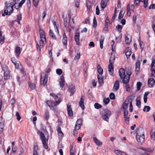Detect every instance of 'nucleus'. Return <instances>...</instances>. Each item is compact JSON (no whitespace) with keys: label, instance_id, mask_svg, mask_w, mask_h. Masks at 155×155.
<instances>
[{"label":"nucleus","instance_id":"obj_1","mask_svg":"<svg viewBox=\"0 0 155 155\" xmlns=\"http://www.w3.org/2000/svg\"><path fill=\"white\" fill-rule=\"evenodd\" d=\"M38 134H40V136L42 143L44 147L46 149L48 148L47 142L48 140L49 137L48 135L45 137L44 134L41 132L38 131L37 132Z\"/></svg>","mask_w":155,"mask_h":155},{"label":"nucleus","instance_id":"obj_2","mask_svg":"<svg viewBox=\"0 0 155 155\" xmlns=\"http://www.w3.org/2000/svg\"><path fill=\"white\" fill-rule=\"evenodd\" d=\"M2 70L4 71V81L3 84L4 85L6 83V81L10 78V71L9 70L8 68L6 65L3 66Z\"/></svg>","mask_w":155,"mask_h":155},{"label":"nucleus","instance_id":"obj_3","mask_svg":"<svg viewBox=\"0 0 155 155\" xmlns=\"http://www.w3.org/2000/svg\"><path fill=\"white\" fill-rule=\"evenodd\" d=\"M115 60V56L111 54L110 58L109 60V64L108 65V71L110 75H112L114 72V66L113 63Z\"/></svg>","mask_w":155,"mask_h":155},{"label":"nucleus","instance_id":"obj_4","mask_svg":"<svg viewBox=\"0 0 155 155\" xmlns=\"http://www.w3.org/2000/svg\"><path fill=\"white\" fill-rule=\"evenodd\" d=\"M101 113L103 119L108 122L109 118L111 115L110 111L108 109H105L102 110Z\"/></svg>","mask_w":155,"mask_h":155},{"label":"nucleus","instance_id":"obj_5","mask_svg":"<svg viewBox=\"0 0 155 155\" xmlns=\"http://www.w3.org/2000/svg\"><path fill=\"white\" fill-rule=\"evenodd\" d=\"M6 9L4 10V14H2V16H4L5 14L6 15H10L13 12V7L11 6L6 4L5 3Z\"/></svg>","mask_w":155,"mask_h":155},{"label":"nucleus","instance_id":"obj_6","mask_svg":"<svg viewBox=\"0 0 155 155\" xmlns=\"http://www.w3.org/2000/svg\"><path fill=\"white\" fill-rule=\"evenodd\" d=\"M133 97L132 95L129 96L124 103L123 105V109L124 111L127 110L128 105L130 102V100L132 99Z\"/></svg>","mask_w":155,"mask_h":155},{"label":"nucleus","instance_id":"obj_7","mask_svg":"<svg viewBox=\"0 0 155 155\" xmlns=\"http://www.w3.org/2000/svg\"><path fill=\"white\" fill-rule=\"evenodd\" d=\"M48 75L47 74H45L43 78L42 75H41V78L40 83L41 85H45L46 84L48 80Z\"/></svg>","mask_w":155,"mask_h":155},{"label":"nucleus","instance_id":"obj_8","mask_svg":"<svg viewBox=\"0 0 155 155\" xmlns=\"http://www.w3.org/2000/svg\"><path fill=\"white\" fill-rule=\"evenodd\" d=\"M141 57L139 56L137 60L135 65V70L137 71H139L140 70V62L141 61Z\"/></svg>","mask_w":155,"mask_h":155},{"label":"nucleus","instance_id":"obj_9","mask_svg":"<svg viewBox=\"0 0 155 155\" xmlns=\"http://www.w3.org/2000/svg\"><path fill=\"white\" fill-rule=\"evenodd\" d=\"M39 45L37 44V51L40 52L41 51V48H43L45 45L44 40L41 39L39 41Z\"/></svg>","mask_w":155,"mask_h":155},{"label":"nucleus","instance_id":"obj_10","mask_svg":"<svg viewBox=\"0 0 155 155\" xmlns=\"http://www.w3.org/2000/svg\"><path fill=\"white\" fill-rule=\"evenodd\" d=\"M138 136H139V137L144 136L143 130V129L139 128L137 130L136 137H137Z\"/></svg>","mask_w":155,"mask_h":155},{"label":"nucleus","instance_id":"obj_11","mask_svg":"<svg viewBox=\"0 0 155 155\" xmlns=\"http://www.w3.org/2000/svg\"><path fill=\"white\" fill-rule=\"evenodd\" d=\"M148 84L150 87H153L155 84V81L153 78H150L148 81Z\"/></svg>","mask_w":155,"mask_h":155},{"label":"nucleus","instance_id":"obj_12","mask_svg":"<svg viewBox=\"0 0 155 155\" xmlns=\"http://www.w3.org/2000/svg\"><path fill=\"white\" fill-rule=\"evenodd\" d=\"M119 74L121 79L124 77V76H127L125 74V71L124 69L122 68H120L119 71Z\"/></svg>","mask_w":155,"mask_h":155},{"label":"nucleus","instance_id":"obj_13","mask_svg":"<svg viewBox=\"0 0 155 155\" xmlns=\"http://www.w3.org/2000/svg\"><path fill=\"white\" fill-rule=\"evenodd\" d=\"M62 41L64 44V46L65 47H67V39L66 34L64 32V33L63 35V39Z\"/></svg>","mask_w":155,"mask_h":155},{"label":"nucleus","instance_id":"obj_14","mask_svg":"<svg viewBox=\"0 0 155 155\" xmlns=\"http://www.w3.org/2000/svg\"><path fill=\"white\" fill-rule=\"evenodd\" d=\"M136 139L138 143H139L141 144L144 141L145 136H142L139 137V136H138L137 137H136Z\"/></svg>","mask_w":155,"mask_h":155},{"label":"nucleus","instance_id":"obj_15","mask_svg":"<svg viewBox=\"0 0 155 155\" xmlns=\"http://www.w3.org/2000/svg\"><path fill=\"white\" fill-rule=\"evenodd\" d=\"M104 77L101 75H97V79L98 80V83L101 86H102L104 84Z\"/></svg>","mask_w":155,"mask_h":155},{"label":"nucleus","instance_id":"obj_16","mask_svg":"<svg viewBox=\"0 0 155 155\" xmlns=\"http://www.w3.org/2000/svg\"><path fill=\"white\" fill-rule=\"evenodd\" d=\"M79 36L80 33L79 32H76L74 36V39L76 44L78 45H79Z\"/></svg>","mask_w":155,"mask_h":155},{"label":"nucleus","instance_id":"obj_17","mask_svg":"<svg viewBox=\"0 0 155 155\" xmlns=\"http://www.w3.org/2000/svg\"><path fill=\"white\" fill-rule=\"evenodd\" d=\"M108 0H102L101 2V7L103 9L105 8L107 6Z\"/></svg>","mask_w":155,"mask_h":155},{"label":"nucleus","instance_id":"obj_18","mask_svg":"<svg viewBox=\"0 0 155 155\" xmlns=\"http://www.w3.org/2000/svg\"><path fill=\"white\" fill-rule=\"evenodd\" d=\"M60 80V87L63 88L64 87L65 84V80L64 77L62 76H61Z\"/></svg>","mask_w":155,"mask_h":155},{"label":"nucleus","instance_id":"obj_19","mask_svg":"<svg viewBox=\"0 0 155 155\" xmlns=\"http://www.w3.org/2000/svg\"><path fill=\"white\" fill-rule=\"evenodd\" d=\"M119 87V83L118 81L116 80L114 84L113 87V89L114 91H117Z\"/></svg>","mask_w":155,"mask_h":155},{"label":"nucleus","instance_id":"obj_20","mask_svg":"<svg viewBox=\"0 0 155 155\" xmlns=\"http://www.w3.org/2000/svg\"><path fill=\"white\" fill-rule=\"evenodd\" d=\"M84 97L81 96L80 101L79 102V104L80 106L81 107L82 109H84Z\"/></svg>","mask_w":155,"mask_h":155},{"label":"nucleus","instance_id":"obj_21","mask_svg":"<svg viewBox=\"0 0 155 155\" xmlns=\"http://www.w3.org/2000/svg\"><path fill=\"white\" fill-rule=\"evenodd\" d=\"M40 36L41 37V39H42L43 38L45 39V41H46L45 33L43 29H40Z\"/></svg>","mask_w":155,"mask_h":155},{"label":"nucleus","instance_id":"obj_22","mask_svg":"<svg viewBox=\"0 0 155 155\" xmlns=\"http://www.w3.org/2000/svg\"><path fill=\"white\" fill-rule=\"evenodd\" d=\"M124 118L125 120L127 122H128L129 121V117H127L128 115V112L127 110H125L124 111Z\"/></svg>","mask_w":155,"mask_h":155},{"label":"nucleus","instance_id":"obj_23","mask_svg":"<svg viewBox=\"0 0 155 155\" xmlns=\"http://www.w3.org/2000/svg\"><path fill=\"white\" fill-rule=\"evenodd\" d=\"M130 77L129 76H124V77H123L122 79L124 83L127 84L128 83L129 81Z\"/></svg>","mask_w":155,"mask_h":155},{"label":"nucleus","instance_id":"obj_24","mask_svg":"<svg viewBox=\"0 0 155 155\" xmlns=\"http://www.w3.org/2000/svg\"><path fill=\"white\" fill-rule=\"evenodd\" d=\"M104 37L103 35H101V37L100 40V48L101 49L103 48V44L104 43Z\"/></svg>","mask_w":155,"mask_h":155},{"label":"nucleus","instance_id":"obj_25","mask_svg":"<svg viewBox=\"0 0 155 155\" xmlns=\"http://www.w3.org/2000/svg\"><path fill=\"white\" fill-rule=\"evenodd\" d=\"M16 4H17V2L14 0H10L8 3H6V4L12 7L14 5H15Z\"/></svg>","mask_w":155,"mask_h":155},{"label":"nucleus","instance_id":"obj_26","mask_svg":"<svg viewBox=\"0 0 155 155\" xmlns=\"http://www.w3.org/2000/svg\"><path fill=\"white\" fill-rule=\"evenodd\" d=\"M114 153L117 155H128L124 152H121L119 150H115L114 151Z\"/></svg>","mask_w":155,"mask_h":155},{"label":"nucleus","instance_id":"obj_27","mask_svg":"<svg viewBox=\"0 0 155 155\" xmlns=\"http://www.w3.org/2000/svg\"><path fill=\"white\" fill-rule=\"evenodd\" d=\"M126 52L125 53V54L127 56V58H129L130 56L131 52V50L129 49V48H127L126 49Z\"/></svg>","mask_w":155,"mask_h":155},{"label":"nucleus","instance_id":"obj_28","mask_svg":"<svg viewBox=\"0 0 155 155\" xmlns=\"http://www.w3.org/2000/svg\"><path fill=\"white\" fill-rule=\"evenodd\" d=\"M94 140L96 144L99 146H101L102 145V143L96 137H94Z\"/></svg>","mask_w":155,"mask_h":155},{"label":"nucleus","instance_id":"obj_29","mask_svg":"<svg viewBox=\"0 0 155 155\" xmlns=\"http://www.w3.org/2000/svg\"><path fill=\"white\" fill-rule=\"evenodd\" d=\"M125 13V11L123 10L122 9L119 13V14L118 16V18L119 19H121L124 16V15Z\"/></svg>","mask_w":155,"mask_h":155},{"label":"nucleus","instance_id":"obj_30","mask_svg":"<svg viewBox=\"0 0 155 155\" xmlns=\"http://www.w3.org/2000/svg\"><path fill=\"white\" fill-rule=\"evenodd\" d=\"M49 33L50 37H51L53 39L56 40V38L55 36L54 35L51 29L50 30Z\"/></svg>","mask_w":155,"mask_h":155},{"label":"nucleus","instance_id":"obj_31","mask_svg":"<svg viewBox=\"0 0 155 155\" xmlns=\"http://www.w3.org/2000/svg\"><path fill=\"white\" fill-rule=\"evenodd\" d=\"M15 52L17 54V56L18 57L20 54V49L19 47H16Z\"/></svg>","mask_w":155,"mask_h":155},{"label":"nucleus","instance_id":"obj_32","mask_svg":"<svg viewBox=\"0 0 155 155\" xmlns=\"http://www.w3.org/2000/svg\"><path fill=\"white\" fill-rule=\"evenodd\" d=\"M151 69L152 71L155 70V60L152 61L151 65Z\"/></svg>","mask_w":155,"mask_h":155},{"label":"nucleus","instance_id":"obj_33","mask_svg":"<svg viewBox=\"0 0 155 155\" xmlns=\"http://www.w3.org/2000/svg\"><path fill=\"white\" fill-rule=\"evenodd\" d=\"M91 2L89 1H88L86 3L87 7L88 10V13H89L90 12V9L91 8Z\"/></svg>","mask_w":155,"mask_h":155},{"label":"nucleus","instance_id":"obj_34","mask_svg":"<svg viewBox=\"0 0 155 155\" xmlns=\"http://www.w3.org/2000/svg\"><path fill=\"white\" fill-rule=\"evenodd\" d=\"M74 24V18H72L71 20H70L69 22V25L70 26L73 28H74V27L73 26V25Z\"/></svg>","mask_w":155,"mask_h":155},{"label":"nucleus","instance_id":"obj_35","mask_svg":"<svg viewBox=\"0 0 155 155\" xmlns=\"http://www.w3.org/2000/svg\"><path fill=\"white\" fill-rule=\"evenodd\" d=\"M75 87H70L69 89V91L71 93V94H70V96H72L73 94H74V89Z\"/></svg>","mask_w":155,"mask_h":155},{"label":"nucleus","instance_id":"obj_36","mask_svg":"<svg viewBox=\"0 0 155 155\" xmlns=\"http://www.w3.org/2000/svg\"><path fill=\"white\" fill-rule=\"evenodd\" d=\"M21 19V14H19L17 16V21L19 24H20V21Z\"/></svg>","mask_w":155,"mask_h":155},{"label":"nucleus","instance_id":"obj_37","mask_svg":"<svg viewBox=\"0 0 155 155\" xmlns=\"http://www.w3.org/2000/svg\"><path fill=\"white\" fill-rule=\"evenodd\" d=\"M97 68V71L98 73L101 75L103 73V69L99 65L98 66Z\"/></svg>","mask_w":155,"mask_h":155},{"label":"nucleus","instance_id":"obj_38","mask_svg":"<svg viewBox=\"0 0 155 155\" xmlns=\"http://www.w3.org/2000/svg\"><path fill=\"white\" fill-rule=\"evenodd\" d=\"M4 127V123L3 122H0V133L3 132Z\"/></svg>","mask_w":155,"mask_h":155},{"label":"nucleus","instance_id":"obj_39","mask_svg":"<svg viewBox=\"0 0 155 155\" xmlns=\"http://www.w3.org/2000/svg\"><path fill=\"white\" fill-rule=\"evenodd\" d=\"M116 28L117 29L118 31L120 33L121 31L122 27L121 25H117L116 27Z\"/></svg>","mask_w":155,"mask_h":155},{"label":"nucleus","instance_id":"obj_40","mask_svg":"<svg viewBox=\"0 0 155 155\" xmlns=\"http://www.w3.org/2000/svg\"><path fill=\"white\" fill-rule=\"evenodd\" d=\"M97 21L96 18L94 17V18L93 26L94 28L96 27L97 26Z\"/></svg>","mask_w":155,"mask_h":155},{"label":"nucleus","instance_id":"obj_41","mask_svg":"<svg viewBox=\"0 0 155 155\" xmlns=\"http://www.w3.org/2000/svg\"><path fill=\"white\" fill-rule=\"evenodd\" d=\"M28 85L29 87L32 90L34 89L35 87V85L34 84L29 82L28 83Z\"/></svg>","mask_w":155,"mask_h":155},{"label":"nucleus","instance_id":"obj_42","mask_svg":"<svg viewBox=\"0 0 155 155\" xmlns=\"http://www.w3.org/2000/svg\"><path fill=\"white\" fill-rule=\"evenodd\" d=\"M25 0H22L19 3L18 7L16 8V6H15V8L16 9H17L18 8L21 7L22 5L25 2Z\"/></svg>","mask_w":155,"mask_h":155},{"label":"nucleus","instance_id":"obj_43","mask_svg":"<svg viewBox=\"0 0 155 155\" xmlns=\"http://www.w3.org/2000/svg\"><path fill=\"white\" fill-rule=\"evenodd\" d=\"M95 108L97 109H98L102 107V105L98 103H95L94 105Z\"/></svg>","mask_w":155,"mask_h":155},{"label":"nucleus","instance_id":"obj_44","mask_svg":"<svg viewBox=\"0 0 155 155\" xmlns=\"http://www.w3.org/2000/svg\"><path fill=\"white\" fill-rule=\"evenodd\" d=\"M110 101V99L107 97L106 98H105L103 100V102L105 104H107Z\"/></svg>","mask_w":155,"mask_h":155},{"label":"nucleus","instance_id":"obj_45","mask_svg":"<svg viewBox=\"0 0 155 155\" xmlns=\"http://www.w3.org/2000/svg\"><path fill=\"white\" fill-rule=\"evenodd\" d=\"M125 41L126 44L127 45H129L130 42V41L129 39V38L127 36H125Z\"/></svg>","mask_w":155,"mask_h":155},{"label":"nucleus","instance_id":"obj_46","mask_svg":"<svg viewBox=\"0 0 155 155\" xmlns=\"http://www.w3.org/2000/svg\"><path fill=\"white\" fill-rule=\"evenodd\" d=\"M146 108L147 109V112H148L150 111V107L149 106H145L143 109V111L145 112L146 111Z\"/></svg>","mask_w":155,"mask_h":155},{"label":"nucleus","instance_id":"obj_47","mask_svg":"<svg viewBox=\"0 0 155 155\" xmlns=\"http://www.w3.org/2000/svg\"><path fill=\"white\" fill-rule=\"evenodd\" d=\"M137 89L138 91L140 90V87L141 86V83L140 82H138L137 83Z\"/></svg>","mask_w":155,"mask_h":155},{"label":"nucleus","instance_id":"obj_48","mask_svg":"<svg viewBox=\"0 0 155 155\" xmlns=\"http://www.w3.org/2000/svg\"><path fill=\"white\" fill-rule=\"evenodd\" d=\"M57 130L59 134H60L61 136H62L63 135V134L61 130V128L60 127H58L57 128Z\"/></svg>","mask_w":155,"mask_h":155},{"label":"nucleus","instance_id":"obj_49","mask_svg":"<svg viewBox=\"0 0 155 155\" xmlns=\"http://www.w3.org/2000/svg\"><path fill=\"white\" fill-rule=\"evenodd\" d=\"M82 124V120L80 119H78L76 122V124L81 126Z\"/></svg>","mask_w":155,"mask_h":155},{"label":"nucleus","instance_id":"obj_50","mask_svg":"<svg viewBox=\"0 0 155 155\" xmlns=\"http://www.w3.org/2000/svg\"><path fill=\"white\" fill-rule=\"evenodd\" d=\"M80 52H78L77 53L76 55L75 56V58H74V60L77 59L78 60L80 58Z\"/></svg>","mask_w":155,"mask_h":155},{"label":"nucleus","instance_id":"obj_51","mask_svg":"<svg viewBox=\"0 0 155 155\" xmlns=\"http://www.w3.org/2000/svg\"><path fill=\"white\" fill-rule=\"evenodd\" d=\"M56 73L59 75L61 74L62 73V70L60 69H58L56 70Z\"/></svg>","mask_w":155,"mask_h":155},{"label":"nucleus","instance_id":"obj_52","mask_svg":"<svg viewBox=\"0 0 155 155\" xmlns=\"http://www.w3.org/2000/svg\"><path fill=\"white\" fill-rule=\"evenodd\" d=\"M67 111L72 110L71 107V105L70 103H68L67 105Z\"/></svg>","mask_w":155,"mask_h":155},{"label":"nucleus","instance_id":"obj_53","mask_svg":"<svg viewBox=\"0 0 155 155\" xmlns=\"http://www.w3.org/2000/svg\"><path fill=\"white\" fill-rule=\"evenodd\" d=\"M110 97L111 99H114L115 98V95L113 93H110L109 96Z\"/></svg>","mask_w":155,"mask_h":155},{"label":"nucleus","instance_id":"obj_54","mask_svg":"<svg viewBox=\"0 0 155 155\" xmlns=\"http://www.w3.org/2000/svg\"><path fill=\"white\" fill-rule=\"evenodd\" d=\"M16 116L17 117V119L18 121H19L21 119V117L20 116L19 113L18 112H17L16 114Z\"/></svg>","mask_w":155,"mask_h":155},{"label":"nucleus","instance_id":"obj_55","mask_svg":"<svg viewBox=\"0 0 155 155\" xmlns=\"http://www.w3.org/2000/svg\"><path fill=\"white\" fill-rule=\"evenodd\" d=\"M39 0H33V4L35 6L37 7Z\"/></svg>","mask_w":155,"mask_h":155},{"label":"nucleus","instance_id":"obj_56","mask_svg":"<svg viewBox=\"0 0 155 155\" xmlns=\"http://www.w3.org/2000/svg\"><path fill=\"white\" fill-rule=\"evenodd\" d=\"M126 73L127 74V75H126L127 76H129L130 77V75L132 74L131 70L130 69H128L126 72Z\"/></svg>","mask_w":155,"mask_h":155},{"label":"nucleus","instance_id":"obj_57","mask_svg":"<svg viewBox=\"0 0 155 155\" xmlns=\"http://www.w3.org/2000/svg\"><path fill=\"white\" fill-rule=\"evenodd\" d=\"M130 112H132L133 111V108L132 105V101H130Z\"/></svg>","mask_w":155,"mask_h":155},{"label":"nucleus","instance_id":"obj_58","mask_svg":"<svg viewBox=\"0 0 155 155\" xmlns=\"http://www.w3.org/2000/svg\"><path fill=\"white\" fill-rule=\"evenodd\" d=\"M70 154H74L75 152V148L74 147H72L70 150Z\"/></svg>","mask_w":155,"mask_h":155},{"label":"nucleus","instance_id":"obj_59","mask_svg":"<svg viewBox=\"0 0 155 155\" xmlns=\"http://www.w3.org/2000/svg\"><path fill=\"white\" fill-rule=\"evenodd\" d=\"M46 103L48 106L50 107H52L53 103L50 101H46Z\"/></svg>","mask_w":155,"mask_h":155},{"label":"nucleus","instance_id":"obj_60","mask_svg":"<svg viewBox=\"0 0 155 155\" xmlns=\"http://www.w3.org/2000/svg\"><path fill=\"white\" fill-rule=\"evenodd\" d=\"M61 101V100L60 99H59L58 101H56L54 103V106H56L57 105H58Z\"/></svg>","mask_w":155,"mask_h":155},{"label":"nucleus","instance_id":"obj_61","mask_svg":"<svg viewBox=\"0 0 155 155\" xmlns=\"http://www.w3.org/2000/svg\"><path fill=\"white\" fill-rule=\"evenodd\" d=\"M148 0H143L144 7L146 8L147 6V3Z\"/></svg>","mask_w":155,"mask_h":155},{"label":"nucleus","instance_id":"obj_62","mask_svg":"<svg viewBox=\"0 0 155 155\" xmlns=\"http://www.w3.org/2000/svg\"><path fill=\"white\" fill-rule=\"evenodd\" d=\"M139 41V44L141 48V49H143L144 48V45L142 42L140 41V40Z\"/></svg>","mask_w":155,"mask_h":155},{"label":"nucleus","instance_id":"obj_63","mask_svg":"<svg viewBox=\"0 0 155 155\" xmlns=\"http://www.w3.org/2000/svg\"><path fill=\"white\" fill-rule=\"evenodd\" d=\"M81 125H78L75 124V129L74 130H74H79L80 129V128H81Z\"/></svg>","mask_w":155,"mask_h":155},{"label":"nucleus","instance_id":"obj_64","mask_svg":"<svg viewBox=\"0 0 155 155\" xmlns=\"http://www.w3.org/2000/svg\"><path fill=\"white\" fill-rule=\"evenodd\" d=\"M64 26H67V18H64Z\"/></svg>","mask_w":155,"mask_h":155}]
</instances>
